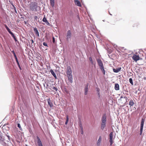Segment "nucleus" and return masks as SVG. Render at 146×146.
<instances>
[{
    "mask_svg": "<svg viewBox=\"0 0 146 146\" xmlns=\"http://www.w3.org/2000/svg\"><path fill=\"white\" fill-rule=\"evenodd\" d=\"M66 70V74L68 80L69 81L72 83V70L70 66H67Z\"/></svg>",
    "mask_w": 146,
    "mask_h": 146,
    "instance_id": "f257e3e1",
    "label": "nucleus"
},
{
    "mask_svg": "<svg viewBox=\"0 0 146 146\" xmlns=\"http://www.w3.org/2000/svg\"><path fill=\"white\" fill-rule=\"evenodd\" d=\"M106 114H104L103 115L102 119V123L101 124V128L102 130H103L106 126Z\"/></svg>",
    "mask_w": 146,
    "mask_h": 146,
    "instance_id": "f03ea898",
    "label": "nucleus"
},
{
    "mask_svg": "<svg viewBox=\"0 0 146 146\" xmlns=\"http://www.w3.org/2000/svg\"><path fill=\"white\" fill-rule=\"evenodd\" d=\"M127 97L124 96L122 95L119 99V102L121 104H125L127 102Z\"/></svg>",
    "mask_w": 146,
    "mask_h": 146,
    "instance_id": "7ed1b4c3",
    "label": "nucleus"
},
{
    "mask_svg": "<svg viewBox=\"0 0 146 146\" xmlns=\"http://www.w3.org/2000/svg\"><path fill=\"white\" fill-rule=\"evenodd\" d=\"M144 122V119L142 118L141 119V125H140V135H141V134L142 133Z\"/></svg>",
    "mask_w": 146,
    "mask_h": 146,
    "instance_id": "20e7f679",
    "label": "nucleus"
},
{
    "mask_svg": "<svg viewBox=\"0 0 146 146\" xmlns=\"http://www.w3.org/2000/svg\"><path fill=\"white\" fill-rule=\"evenodd\" d=\"M132 58L134 61L137 62V61L140 60V58L139 56V55L137 54H134L132 57Z\"/></svg>",
    "mask_w": 146,
    "mask_h": 146,
    "instance_id": "39448f33",
    "label": "nucleus"
},
{
    "mask_svg": "<svg viewBox=\"0 0 146 146\" xmlns=\"http://www.w3.org/2000/svg\"><path fill=\"white\" fill-rule=\"evenodd\" d=\"M113 132H111L109 134V142L110 143V145H111L113 143Z\"/></svg>",
    "mask_w": 146,
    "mask_h": 146,
    "instance_id": "423d86ee",
    "label": "nucleus"
},
{
    "mask_svg": "<svg viewBox=\"0 0 146 146\" xmlns=\"http://www.w3.org/2000/svg\"><path fill=\"white\" fill-rule=\"evenodd\" d=\"M97 61L98 65L100 67V68L104 67L103 63L100 59H97Z\"/></svg>",
    "mask_w": 146,
    "mask_h": 146,
    "instance_id": "0eeeda50",
    "label": "nucleus"
},
{
    "mask_svg": "<svg viewBox=\"0 0 146 146\" xmlns=\"http://www.w3.org/2000/svg\"><path fill=\"white\" fill-rule=\"evenodd\" d=\"M71 35V33L70 31H68L66 35V39L67 40H68V39L70 38Z\"/></svg>",
    "mask_w": 146,
    "mask_h": 146,
    "instance_id": "6e6552de",
    "label": "nucleus"
},
{
    "mask_svg": "<svg viewBox=\"0 0 146 146\" xmlns=\"http://www.w3.org/2000/svg\"><path fill=\"white\" fill-rule=\"evenodd\" d=\"M37 139V143L38 146H43L41 141L40 138L38 136L36 137Z\"/></svg>",
    "mask_w": 146,
    "mask_h": 146,
    "instance_id": "1a4fd4ad",
    "label": "nucleus"
},
{
    "mask_svg": "<svg viewBox=\"0 0 146 146\" xmlns=\"http://www.w3.org/2000/svg\"><path fill=\"white\" fill-rule=\"evenodd\" d=\"M47 100L48 104L49 106H50L51 108L53 106V105L50 99V98H49Z\"/></svg>",
    "mask_w": 146,
    "mask_h": 146,
    "instance_id": "9d476101",
    "label": "nucleus"
},
{
    "mask_svg": "<svg viewBox=\"0 0 146 146\" xmlns=\"http://www.w3.org/2000/svg\"><path fill=\"white\" fill-rule=\"evenodd\" d=\"M88 85V84H87L85 86V88L84 89V94L85 95H86L87 94Z\"/></svg>",
    "mask_w": 146,
    "mask_h": 146,
    "instance_id": "9b49d317",
    "label": "nucleus"
},
{
    "mask_svg": "<svg viewBox=\"0 0 146 146\" xmlns=\"http://www.w3.org/2000/svg\"><path fill=\"white\" fill-rule=\"evenodd\" d=\"M134 104L135 103L132 99H131L130 100L129 103V105L130 106V107L133 106Z\"/></svg>",
    "mask_w": 146,
    "mask_h": 146,
    "instance_id": "f8f14e48",
    "label": "nucleus"
},
{
    "mask_svg": "<svg viewBox=\"0 0 146 146\" xmlns=\"http://www.w3.org/2000/svg\"><path fill=\"white\" fill-rule=\"evenodd\" d=\"M121 67H118L116 69L113 68V71L114 72L117 73L119 72V71H120L121 70Z\"/></svg>",
    "mask_w": 146,
    "mask_h": 146,
    "instance_id": "ddd939ff",
    "label": "nucleus"
},
{
    "mask_svg": "<svg viewBox=\"0 0 146 146\" xmlns=\"http://www.w3.org/2000/svg\"><path fill=\"white\" fill-rule=\"evenodd\" d=\"M74 3L76 5L79 7L81 6V4L79 1L78 0H75L74 1Z\"/></svg>",
    "mask_w": 146,
    "mask_h": 146,
    "instance_id": "4468645a",
    "label": "nucleus"
},
{
    "mask_svg": "<svg viewBox=\"0 0 146 146\" xmlns=\"http://www.w3.org/2000/svg\"><path fill=\"white\" fill-rule=\"evenodd\" d=\"M33 30L34 32H35L36 35L38 36H39V35L37 29L36 28H34Z\"/></svg>",
    "mask_w": 146,
    "mask_h": 146,
    "instance_id": "2eb2a0df",
    "label": "nucleus"
},
{
    "mask_svg": "<svg viewBox=\"0 0 146 146\" xmlns=\"http://www.w3.org/2000/svg\"><path fill=\"white\" fill-rule=\"evenodd\" d=\"M50 72L53 75V76L56 79L57 78L54 72L53 71V70L52 69L50 70Z\"/></svg>",
    "mask_w": 146,
    "mask_h": 146,
    "instance_id": "dca6fc26",
    "label": "nucleus"
},
{
    "mask_svg": "<svg viewBox=\"0 0 146 146\" xmlns=\"http://www.w3.org/2000/svg\"><path fill=\"white\" fill-rule=\"evenodd\" d=\"M114 88L116 90H119V85L118 84H115Z\"/></svg>",
    "mask_w": 146,
    "mask_h": 146,
    "instance_id": "f3484780",
    "label": "nucleus"
},
{
    "mask_svg": "<svg viewBox=\"0 0 146 146\" xmlns=\"http://www.w3.org/2000/svg\"><path fill=\"white\" fill-rule=\"evenodd\" d=\"M5 26L6 28V29L7 30L8 32L10 33H11L12 32L10 31V29L8 28V27L7 26L5 25Z\"/></svg>",
    "mask_w": 146,
    "mask_h": 146,
    "instance_id": "a211bd4d",
    "label": "nucleus"
},
{
    "mask_svg": "<svg viewBox=\"0 0 146 146\" xmlns=\"http://www.w3.org/2000/svg\"><path fill=\"white\" fill-rule=\"evenodd\" d=\"M50 3L52 6H54V0H50Z\"/></svg>",
    "mask_w": 146,
    "mask_h": 146,
    "instance_id": "6ab92c4d",
    "label": "nucleus"
},
{
    "mask_svg": "<svg viewBox=\"0 0 146 146\" xmlns=\"http://www.w3.org/2000/svg\"><path fill=\"white\" fill-rule=\"evenodd\" d=\"M100 69L102 71V72L103 73V74L104 75H105V70L104 69V67L100 68Z\"/></svg>",
    "mask_w": 146,
    "mask_h": 146,
    "instance_id": "aec40b11",
    "label": "nucleus"
},
{
    "mask_svg": "<svg viewBox=\"0 0 146 146\" xmlns=\"http://www.w3.org/2000/svg\"><path fill=\"white\" fill-rule=\"evenodd\" d=\"M101 137L100 136L99 138V139L98 141L97 142V144L98 145H99L101 141Z\"/></svg>",
    "mask_w": 146,
    "mask_h": 146,
    "instance_id": "412c9836",
    "label": "nucleus"
},
{
    "mask_svg": "<svg viewBox=\"0 0 146 146\" xmlns=\"http://www.w3.org/2000/svg\"><path fill=\"white\" fill-rule=\"evenodd\" d=\"M80 129L81 130V131H82V134L83 131V127L82 124L81 123L80 124Z\"/></svg>",
    "mask_w": 146,
    "mask_h": 146,
    "instance_id": "4be33fe9",
    "label": "nucleus"
},
{
    "mask_svg": "<svg viewBox=\"0 0 146 146\" xmlns=\"http://www.w3.org/2000/svg\"><path fill=\"white\" fill-rule=\"evenodd\" d=\"M68 120H69L68 117V115H67L66 116V121L65 122L66 125H67V123L68 122Z\"/></svg>",
    "mask_w": 146,
    "mask_h": 146,
    "instance_id": "5701e85b",
    "label": "nucleus"
},
{
    "mask_svg": "<svg viewBox=\"0 0 146 146\" xmlns=\"http://www.w3.org/2000/svg\"><path fill=\"white\" fill-rule=\"evenodd\" d=\"M129 82L130 83L133 85V80L131 78H130L129 79Z\"/></svg>",
    "mask_w": 146,
    "mask_h": 146,
    "instance_id": "b1692460",
    "label": "nucleus"
},
{
    "mask_svg": "<svg viewBox=\"0 0 146 146\" xmlns=\"http://www.w3.org/2000/svg\"><path fill=\"white\" fill-rule=\"evenodd\" d=\"M42 21L46 23V22H47V20L46 19V18L44 17L42 19Z\"/></svg>",
    "mask_w": 146,
    "mask_h": 146,
    "instance_id": "393cba45",
    "label": "nucleus"
},
{
    "mask_svg": "<svg viewBox=\"0 0 146 146\" xmlns=\"http://www.w3.org/2000/svg\"><path fill=\"white\" fill-rule=\"evenodd\" d=\"M89 60H90V61L91 62V63L92 64H93V61H92V58L91 57H89Z\"/></svg>",
    "mask_w": 146,
    "mask_h": 146,
    "instance_id": "a878e982",
    "label": "nucleus"
},
{
    "mask_svg": "<svg viewBox=\"0 0 146 146\" xmlns=\"http://www.w3.org/2000/svg\"><path fill=\"white\" fill-rule=\"evenodd\" d=\"M16 60V62L17 64L19 66V67H20V65H19V62H18V59H17V58H16L15 59Z\"/></svg>",
    "mask_w": 146,
    "mask_h": 146,
    "instance_id": "bb28decb",
    "label": "nucleus"
},
{
    "mask_svg": "<svg viewBox=\"0 0 146 146\" xmlns=\"http://www.w3.org/2000/svg\"><path fill=\"white\" fill-rule=\"evenodd\" d=\"M10 34H11V35L13 38L15 37V36L14 35V34L12 32Z\"/></svg>",
    "mask_w": 146,
    "mask_h": 146,
    "instance_id": "cd10ccee",
    "label": "nucleus"
},
{
    "mask_svg": "<svg viewBox=\"0 0 146 146\" xmlns=\"http://www.w3.org/2000/svg\"><path fill=\"white\" fill-rule=\"evenodd\" d=\"M17 126L20 129H21V126L20 124L18 123L17 124Z\"/></svg>",
    "mask_w": 146,
    "mask_h": 146,
    "instance_id": "c85d7f7f",
    "label": "nucleus"
},
{
    "mask_svg": "<svg viewBox=\"0 0 146 146\" xmlns=\"http://www.w3.org/2000/svg\"><path fill=\"white\" fill-rule=\"evenodd\" d=\"M43 45L45 46H48V45H47V44L46 43V42H44L43 43Z\"/></svg>",
    "mask_w": 146,
    "mask_h": 146,
    "instance_id": "c756f323",
    "label": "nucleus"
},
{
    "mask_svg": "<svg viewBox=\"0 0 146 146\" xmlns=\"http://www.w3.org/2000/svg\"><path fill=\"white\" fill-rule=\"evenodd\" d=\"M34 19L35 20H37V19H38V17L36 16H35L34 17Z\"/></svg>",
    "mask_w": 146,
    "mask_h": 146,
    "instance_id": "7c9ffc66",
    "label": "nucleus"
},
{
    "mask_svg": "<svg viewBox=\"0 0 146 146\" xmlns=\"http://www.w3.org/2000/svg\"><path fill=\"white\" fill-rule=\"evenodd\" d=\"M13 55H14V56L15 57V59H16V58H17V57L16 56V55L15 54V52H14V54Z\"/></svg>",
    "mask_w": 146,
    "mask_h": 146,
    "instance_id": "2f4dec72",
    "label": "nucleus"
},
{
    "mask_svg": "<svg viewBox=\"0 0 146 146\" xmlns=\"http://www.w3.org/2000/svg\"><path fill=\"white\" fill-rule=\"evenodd\" d=\"M52 42L54 43L55 42V38L54 37H52Z\"/></svg>",
    "mask_w": 146,
    "mask_h": 146,
    "instance_id": "473e14b6",
    "label": "nucleus"
},
{
    "mask_svg": "<svg viewBox=\"0 0 146 146\" xmlns=\"http://www.w3.org/2000/svg\"><path fill=\"white\" fill-rule=\"evenodd\" d=\"M52 89H53V90H55L56 91H57V89L56 88V87H53L52 88Z\"/></svg>",
    "mask_w": 146,
    "mask_h": 146,
    "instance_id": "72a5a7b5",
    "label": "nucleus"
},
{
    "mask_svg": "<svg viewBox=\"0 0 146 146\" xmlns=\"http://www.w3.org/2000/svg\"><path fill=\"white\" fill-rule=\"evenodd\" d=\"M31 44H32L33 43H34V41L32 39L31 40Z\"/></svg>",
    "mask_w": 146,
    "mask_h": 146,
    "instance_id": "f704fd0d",
    "label": "nucleus"
},
{
    "mask_svg": "<svg viewBox=\"0 0 146 146\" xmlns=\"http://www.w3.org/2000/svg\"><path fill=\"white\" fill-rule=\"evenodd\" d=\"M46 24L48 25H49L50 23L48 22V21L46 23Z\"/></svg>",
    "mask_w": 146,
    "mask_h": 146,
    "instance_id": "c9c22d12",
    "label": "nucleus"
},
{
    "mask_svg": "<svg viewBox=\"0 0 146 146\" xmlns=\"http://www.w3.org/2000/svg\"><path fill=\"white\" fill-rule=\"evenodd\" d=\"M14 39V40H15L16 42L17 41V39L16 38V37H15L14 38H13Z\"/></svg>",
    "mask_w": 146,
    "mask_h": 146,
    "instance_id": "e433bc0d",
    "label": "nucleus"
},
{
    "mask_svg": "<svg viewBox=\"0 0 146 146\" xmlns=\"http://www.w3.org/2000/svg\"><path fill=\"white\" fill-rule=\"evenodd\" d=\"M14 39V40H15L16 42L17 41V39L16 38V37H15L14 38H13Z\"/></svg>",
    "mask_w": 146,
    "mask_h": 146,
    "instance_id": "4c0bfd02",
    "label": "nucleus"
},
{
    "mask_svg": "<svg viewBox=\"0 0 146 146\" xmlns=\"http://www.w3.org/2000/svg\"><path fill=\"white\" fill-rule=\"evenodd\" d=\"M65 92H68V91H67V90L66 89V88H65Z\"/></svg>",
    "mask_w": 146,
    "mask_h": 146,
    "instance_id": "58836bf2",
    "label": "nucleus"
},
{
    "mask_svg": "<svg viewBox=\"0 0 146 146\" xmlns=\"http://www.w3.org/2000/svg\"><path fill=\"white\" fill-rule=\"evenodd\" d=\"M2 139L1 135L0 134V140Z\"/></svg>",
    "mask_w": 146,
    "mask_h": 146,
    "instance_id": "ea45409f",
    "label": "nucleus"
},
{
    "mask_svg": "<svg viewBox=\"0 0 146 146\" xmlns=\"http://www.w3.org/2000/svg\"><path fill=\"white\" fill-rule=\"evenodd\" d=\"M14 10V11H15V12H17L16 11V10L15 9V10Z\"/></svg>",
    "mask_w": 146,
    "mask_h": 146,
    "instance_id": "a19ab883",
    "label": "nucleus"
},
{
    "mask_svg": "<svg viewBox=\"0 0 146 146\" xmlns=\"http://www.w3.org/2000/svg\"><path fill=\"white\" fill-rule=\"evenodd\" d=\"M13 53L14 54V52H15L13 51Z\"/></svg>",
    "mask_w": 146,
    "mask_h": 146,
    "instance_id": "79ce46f5",
    "label": "nucleus"
},
{
    "mask_svg": "<svg viewBox=\"0 0 146 146\" xmlns=\"http://www.w3.org/2000/svg\"><path fill=\"white\" fill-rule=\"evenodd\" d=\"M144 80H145V79H146V78H144Z\"/></svg>",
    "mask_w": 146,
    "mask_h": 146,
    "instance_id": "37998d69",
    "label": "nucleus"
},
{
    "mask_svg": "<svg viewBox=\"0 0 146 146\" xmlns=\"http://www.w3.org/2000/svg\"><path fill=\"white\" fill-rule=\"evenodd\" d=\"M25 146H27V145H25Z\"/></svg>",
    "mask_w": 146,
    "mask_h": 146,
    "instance_id": "c03bdc74",
    "label": "nucleus"
},
{
    "mask_svg": "<svg viewBox=\"0 0 146 146\" xmlns=\"http://www.w3.org/2000/svg\"><path fill=\"white\" fill-rule=\"evenodd\" d=\"M97 91H99V90H97Z\"/></svg>",
    "mask_w": 146,
    "mask_h": 146,
    "instance_id": "a18cd8bd",
    "label": "nucleus"
},
{
    "mask_svg": "<svg viewBox=\"0 0 146 146\" xmlns=\"http://www.w3.org/2000/svg\"><path fill=\"white\" fill-rule=\"evenodd\" d=\"M97 91H99V90H97Z\"/></svg>",
    "mask_w": 146,
    "mask_h": 146,
    "instance_id": "49530a36",
    "label": "nucleus"
},
{
    "mask_svg": "<svg viewBox=\"0 0 146 146\" xmlns=\"http://www.w3.org/2000/svg\"><path fill=\"white\" fill-rule=\"evenodd\" d=\"M97 91H99V90H97Z\"/></svg>",
    "mask_w": 146,
    "mask_h": 146,
    "instance_id": "de8ad7c7",
    "label": "nucleus"
}]
</instances>
